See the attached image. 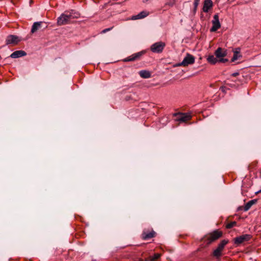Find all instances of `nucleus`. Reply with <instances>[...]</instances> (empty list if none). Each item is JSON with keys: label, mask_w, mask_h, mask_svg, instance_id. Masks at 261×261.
I'll use <instances>...</instances> for the list:
<instances>
[{"label": "nucleus", "mask_w": 261, "mask_h": 261, "mask_svg": "<svg viewBox=\"0 0 261 261\" xmlns=\"http://www.w3.org/2000/svg\"><path fill=\"white\" fill-rule=\"evenodd\" d=\"M80 16L79 12L74 10L66 11L57 18V24L61 26L70 23L71 19L78 18Z\"/></svg>", "instance_id": "obj_1"}, {"label": "nucleus", "mask_w": 261, "mask_h": 261, "mask_svg": "<svg viewBox=\"0 0 261 261\" xmlns=\"http://www.w3.org/2000/svg\"><path fill=\"white\" fill-rule=\"evenodd\" d=\"M222 231L219 230V229L215 230L213 232L208 233L206 238L207 241V244L208 245L211 244L212 242L222 237Z\"/></svg>", "instance_id": "obj_2"}, {"label": "nucleus", "mask_w": 261, "mask_h": 261, "mask_svg": "<svg viewBox=\"0 0 261 261\" xmlns=\"http://www.w3.org/2000/svg\"><path fill=\"white\" fill-rule=\"evenodd\" d=\"M195 57L189 53L186 54L182 61L174 65L175 67L184 66L186 67L189 65H192L195 63Z\"/></svg>", "instance_id": "obj_3"}, {"label": "nucleus", "mask_w": 261, "mask_h": 261, "mask_svg": "<svg viewBox=\"0 0 261 261\" xmlns=\"http://www.w3.org/2000/svg\"><path fill=\"white\" fill-rule=\"evenodd\" d=\"M166 44L162 41L155 42L150 46V50L154 53H161L164 50Z\"/></svg>", "instance_id": "obj_4"}, {"label": "nucleus", "mask_w": 261, "mask_h": 261, "mask_svg": "<svg viewBox=\"0 0 261 261\" xmlns=\"http://www.w3.org/2000/svg\"><path fill=\"white\" fill-rule=\"evenodd\" d=\"M252 238V236L249 234H245L233 239L235 245L239 246L242 243L249 241Z\"/></svg>", "instance_id": "obj_5"}, {"label": "nucleus", "mask_w": 261, "mask_h": 261, "mask_svg": "<svg viewBox=\"0 0 261 261\" xmlns=\"http://www.w3.org/2000/svg\"><path fill=\"white\" fill-rule=\"evenodd\" d=\"M145 53V50H142L137 53H135L131 56L124 59L123 61L125 62H127L139 60L142 56H143Z\"/></svg>", "instance_id": "obj_6"}, {"label": "nucleus", "mask_w": 261, "mask_h": 261, "mask_svg": "<svg viewBox=\"0 0 261 261\" xmlns=\"http://www.w3.org/2000/svg\"><path fill=\"white\" fill-rule=\"evenodd\" d=\"M221 27V24L219 21V15L218 14L214 15V19L212 20V27L210 29L211 32L217 31Z\"/></svg>", "instance_id": "obj_7"}, {"label": "nucleus", "mask_w": 261, "mask_h": 261, "mask_svg": "<svg viewBox=\"0 0 261 261\" xmlns=\"http://www.w3.org/2000/svg\"><path fill=\"white\" fill-rule=\"evenodd\" d=\"M20 41H21V39L19 38V37H18L16 35H9L7 37V39L6 40V44L7 45H9V44L16 45Z\"/></svg>", "instance_id": "obj_8"}, {"label": "nucleus", "mask_w": 261, "mask_h": 261, "mask_svg": "<svg viewBox=\"0 0 261 261\" xmlns=\"http://www.w3.org/2000/svg\"><path fill=\"white\" fill-rule=\"evenodd\" d=\"M176 117V120L180 122H186L191 119V115L188 113L174 114Z\"/></svg>", "instance_id": "obj_9"}, {"label": "nucleus", "mask_w": 261, "mask_h": 261, "mask_svg": "<svg viewBox=\"0 0 261 261\" xmlns=\"http://www.w3.org/2000/svg\"><path fill=\"white\" fill-rule=\"evenodd\" d=\"M156 232L153 230L151 231L148 230H144L141 234V238L143 240H147L151 238L155 237Z\"/></svg>", "instance_id": "obj_10"}, {"label": "nucleus", "mask_w": 261, "mask_h": 261, "mask_svg": "<svg viewBox=\"0 0 261 261\" xmlns=\"http://www.w3.org/2000/svg\"><path fill=\"white\" fill-rule=\"evenodd\" d=\"M207 62L211 64L214 65L217 62L225 63L228 61L227 59L222 58L218 59L217 57H215L214 55H210L207 58Z\"/></svg>", "instance_id": "obj_11"}, {"label": "nucleus", "mask_w": 261, "mask_h": 261, "mask_svg": "<svg viewBox=\"0 0 261 261\" xmlns=\"http://www.w3.org/2000/svg\"><path fill=\"white\" fill-rule=\"evenodd\" d=\"M215 55L219 59L223 58L227 55V50L221 47H218L215 51Z\"/></svg>", "instance_id": "obj_12"}, {"label": "nucleus", "mask_w": 261, "mask_h": 261, "mask_svg": "<svg viewBox=\"0 0 261 261\" xmlns=\"http://www.w3.org/2000/svg\"><path fill=\"white\" fill-rule=\"evenodd\" d=\"M213 6V3L212 0H205L203 3L202 10L204 12H208Z\"/></svg>", "instance_id": "obj_13"}, {"label": "nucleus", "mask_w": 261, "mask_h": 261, "mask_svg": "<svg viewBox=\"0 0 261 261\" xmlns=\"http://www.w3.org/2000/svg\"><path fill=\"white\" fill-rule=\"evenodd\" d=\"M27 55V53L23 50H17L13 52L11 55L10 57L12 58H18L23 56H24Z\"/></svg>", "instance_id": "obj_14"}, {"label": "nucleus", "mask_w": 261, "mask_h": 261, "mask_svg": "<svg viewBox=\"0 0 261 261\" xmlns=\"http://www.w3.org/2000/svg\"><path fill=\"white\" fill-rule=\"evenodd\" d=\"M43 23H44V22H42V21H39V22H34L33 23V24L32 25V29H31V33H34L37 31L39 30L41 28L42 25ZM44 24H45V23H44Z\"/></svg>", "instance_id": "obj_15"}, {"label": "nucleus", "mask_w": 261, "mask_h": 261, "mask_svg": "<svg viewBox=\"0 0 261 261\" xmlns=\"http://www.w3.org/2000/svg\"><path fill=\"white\" fill-rule=\"evenodd\" d=\"M148 12L146 11H142L136 15H134L132 17V20H137L139 19H142L146 17L148 15Z\"/></svg>", "instance_id": "obj_16"}, {"label": "nucleus", "mask_w": 261, "mask_h": 261, "mask_svg": "<svg viewBox=\"0 0 261 261\" xmlns=\"http://www.w3.org/2000/svg\"><path fill=\"white\" fill-rule=\"evenodd\" d=\"M241 57H242V55L240 54V49L237 48L233 51V55L231 60V62H234Z\"/></svg>", "instance_id": "obj_17"}, {"label": "nucleus", "mask_w": 261, "mask_h": 261, "mask_svg": "<svg viewBox=\"0 0 261 261\" xmlns=\"http://www.w3.org/2000/svg\"><path fill=\"white\" fill-rule=\"evenodd\" d=\"M257 202V200L256 199H253V200H250L249 201H248L244 206V211H247L248 210H249L250 207H251V206L255 204L256 202Z\"/></svg>", "instance_id": "obj_18"}, {"label": "nucleus", "mask_w": 261, "mask_h": 261, "mask_svg": "<svg viewBox=\"0 0 261 261\" xmlns=\"http://www.w3.org/2000/svg\"><path fill=\"white\" fill-rule=\"evenodd\" d=\"M139 75L141 77L145 79L149 78L151 77V73L149 71L147 70H141L139 72Z\"/></svg>", "instance_id": "obj_19"}, {"label": "nucleus", "mask_w": 261, "mask_h": 261, "mask_svg": "<svg viewBox=\"0 0 261 261\" xmlns=\"http://www.w3.org/2000/svg\"><path fill=\"white\" fill-rule=\"evenodd\" d=\"M228 243V240H223L220 243L218 244L217 248L220 249L222 251L225 247V246Z\"/></svg>", "instance_id": "obj_20"}, {"label": "nucleus", "mask_w": 261, "mask_h": 261, "mask_svg": "<svg viewBox=\"0 0 261 261\" xmlns=\"http://www.w3.org/2000/svg\"><path fill=\"white\" fill-rule=\"evenodd\" d=\"M222 251L220 249L217 248L213 251V255L217 258H219L222 255Z\"/></svg>", "instance_id": "obj_21"}, {"label": "nucleus", "mask_w": 261, "mask_h": 261, "mask_svg": "<svg viewBox=\"0 0 261 261\" xmlns=\"http://www.w3.org/2000/svg\"><path fill=\"white\" fill-rule=\"evenodd\" d=\"M236 226H237V222L236 221H232L226 225V228L227 229H230Z\"/></svg>", "instance_id": "obj_22"}, {"label": "nucleus", "mask_w": 261, "mask_h": 261, "mask_svg": "<svg viewBox=\"0 0 261 261\" xmlns=\"http://www.w3.org/2000/svg\"><path fill=\"white\" fill-rule=\"evenodd\" d=\"M161 256V254L159 253H154L153 255L151 257L150 260L151 261H156L158 259H159Z\"/></svg>", "instance_id": "obj_23"}, {"label": "nucleus", "mask_w": 261, "mask_h": 261, "mask_svg": "<svg viewBox=\"0 0 261 261\" xmlns=\"http://www.w3.org/2000/svg\"><path fill=\"white\" fill-rule=\"evenodd\" d=\"M114 28V27H112L111 28H107V29H104L100 33L101 34H104V33H106L111 30H112L113 29V28Z\"/></svg>", "instance_id": "obj_24"}, {"label": "nucleus", "mask_w": 261, "mask_h": 261, "mask_svg": "<svg viewBox=\"0 0 261 261\" xmlns=\"http://www.w3.org/2000/svg\"><path fill=\"white\" fill-rule=\"evenodd\" d=\"M200 0H194V6H195V7H198V6L199 4Z\"/></svg>", "instance_id": "obj_25"}, {"label": "nucleus", "mask_w": 261, "mask_h": 261, "mask_svg": "<svg viewBox=\"0 0 261 261\" xmlns=\"http://www.w3.org/2000/svg\"><path fill=\"white\" fill-rule=\"evenodd\" d=\"M175 3V0H171V2L168 3L170 6H173Z\"/></svg>", "instance_id": "obj_26"}, {"label": "nucleus", "mask_w": 261, "mask_h": 261, "mask_svg": "<svg viewBox=\"0 0 261 261\" xmlns=\"http://www.w3.org/2000/svg\"><path fill=\"white\" fill-rule=\"evenodd\" d=\"M239 74V73L238 72H234V73H233L231 75L232 76H237V75H238Z\"/></svg>", "instance_id": "obj_27"}, {"label": "nucleus", "mask_w": 261, "mask_h": 261, "mask_svg": "<svg viewBox=\"0 0 261 261\" xmlns=\"http://www.w3.org/2000/svg\"><path fill=\"white\" fill-rule=\"evenodd\" d=\"M197 7H195V6H194V8H193V12L194 13H196V11H197Z\"/></svg>", "instance_id": "obj_28"}, {"label": "nucleus", "mask_w": 261, "mask_h": 261, "mask_svg": "<svg viewBox=\"0 0 261 261\" xmlns=\"http://www.w3.org/2000/svg\"><path fill=\"white\" fill-rule=\"evenodd\" d=\"M220 89H221L222 91H223V92H225V90H224L225 87H221L220 88Z\"/></svg>", "instance_id": "obj_29"}, {"label": "nucleus", "mask_w": 261, "mask_h": 261, "mask_svg": "<svg viewBox=\"0 0 261 261\" xmlns=\"http://www.w3.org/2000/svg\"><path fill=\"white\" fill-rule=\"evenodd\" d=\"M241 208H242V207H239V210H241Z\"/></svg>", "instance_id": "obj_30"}, {"label": "nucleus", "mask_w": 261, "mask_h": 261, "mask_svg": "<svg viewBox=\"0 0 261 261\" xmlns=\"http://www.w3.org/2000/svg\"><path fill=\"white\" fill-rule=\"evenodd\" d=\"M258 192H261V190H259Z\"/></svg>", "instance_id": "obj_31"}]
</instances>
